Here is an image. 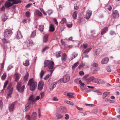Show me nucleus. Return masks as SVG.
Masks as SVG:
<instances>
[{
    "label": "nucleus",
    "instance_id": "nucleus-1",
    "mask_svg": "<svg viewBox=\"0 0 120 120\" xmlns=\"http://www.w3.org/2000/svg\"><path fill=\"white\" fill-rule=\"evenodd\" d=\"M28 100L29 102L25 105L24 110L26 112L27 111L30 109L31 105L33 104L35 101L34 97L32 95L29 97Z\"/></svg>",
    "mask_w": 120,
    "mask_h": 120
},
{
    "label": "nucleus",
    "instance_id": "nucleus-2",
    "mask_svg": "<svg viewBox=\"0 0 120 120\" xmlns=\"http://www.w3.org/2000/svg\"><path fill=\"white\" fill-rule=\"evenodd\" d=\"M28 85L30 86V88L31 91L34 90L37 87V82L34 81L33 78L30 79L28 83Z\"/></svg>",
    "mask_w": 120,
    "mask_h": 120
},
{
    "label": "nucleus",
    "instance_id": "nucleus-3",
    "mask_svg": "<svg viewBox=\"0 0 120 120\" xmlns=\"http://www.w3.org/2000/svg\"><path fill=\"white\" fill-rule=\"evenodd\" d=\"M45 67L48 66L49 69H51L50 71V74H52L53 71V66L54 64V63L52 61H50L47 60H45L44 62Z\"/></svg>",
    "mask_w": 120,
    "mask_h": 120
},
{
    "label": "nucleus",
    "instance_id": "nucleus-4",
    "mask_svg": "<svg viewBox=\"0 0 120 120\" xmlns=\"http://www.w3.org/2000/svg\"><path fill=\"white\" fill-rule=\"evenodd\" d=\"M34 43L31 40H27L25 43L24 45V48L27 49L29 48L31 46L34 45Z\"/></svg>",
    "mask_w": 120,
    "mask_h": 120
},
{
    "label": "nucleus",
    "instance_id": "nucleus-5",
    "mask_svg": "<svg viewBox=\"0 0 120 120\" xmlns=\"http://www.w3.org/2000/svg\"><path fill=\"white\" fill-rule=\"evenodd\" d=\"M21 83L20 82H19L18 83L16 86L17 90L18 92L21 93L23 92L25 86L24 85L22 86H21Z\"/></svg>",
    "mask_w": 120,
    "mask_h": 120
},
{
    "label": "nucleus",
    "instance_id": "nucleus-6",
    "mask_svg": "<svg viewBox=\"0 0 120 120\" xmlns=\"http://www.w3.org/2000/svg\"><path fill=\"white\" fill-rule=\"evenodd\" d=\"M7 98H10L11 97V95L13 91V88L12 86V85L10 84L8 86L7 88Z\"/></svg>",
    "mask_w": 120,
    "mask_h": 120
},
{
    "label": "nucleus",
    "instance_id": "nucleus-7",
    "mask_svg": "<svg viewBox=\"0 0 120 120\" xmlns=\"http://www.w3.org/2000/svg\"><path fill=\"white\" fill-rule=\"evenodd\" d=\"M12 34V32L11 30L6 29L4 31V37L7 38H9Z\"/></svg>",
    "mask_w": 120,
    "mask_h": 120
},
{
    "label": "nucleus",
    "instance_id": "nucleus-8",
    "mask_svg": "<svg viewBox=\"0 0 120 120\" xmlns=\"http://www.w3.org/2000/svg\"><path fill=\"white\" fill-rule=\"evenodd\" d=\"M70 77L68 75H66L64 76L62 79H61L60 80L62 81L63 83H65L68 82L70 80Z\"/></svg>",
    "mask_w": 120,
    "mask_h": 120
},
{
    "label": "nucleus",
    "instance_id": "nucleus-9",
    "mask_svg": "<svg viewBox=\"0 0 120 120\" xmlns=\"http://www.w3.org/2000/svg\"><path fill=\"white\" fill-rule=\"evenodd\" d=\"M15 105L14 103H12L10 104L8 107V110L10 112H13L14 109Z\"/></svg>",
    "mask_w": 120,
    "mask_h": 120
},
{
    "label": "nucleus",
    "instance_id": "nucleus-10",
    "mask_svg": "<svg viewBox=\"0 0 120 120\" xmlns=\"http://www.w3.org/2000/svg\"><path fill=\"white\" fill-rule=\"evenodd\" d=\"M59 110L61 113H65L67 112L66 108L63 106L60 107L59 109Z\"/></svg>",
    "mask_w": 120,
    "mask_h": 120
},
{
    "label": "nucleus",
    "instance_id": "nucleus-11",
    "mask_svg": "<svg viewBox=\"0 0 120 120\" xmlns=\"http://www.w3.org/2000/svg\"><path fill=\"white\" fill-rule=\"evenodd\" d=\"M92 11L91 10H88L86 12V18L87 19H89L90 17L92 14Z\"/></svg>",
    "mask_w": 120,
    "mask_h": 120
},
{
    "label": "nucleus",
    "instance_id": "nucleus-12",
    "mask_svg": "<svg viewBox=\"0 0 120 120\" xmlns=\"http://www.w3.org/2000/svg\"><path fill=\"white\" fill-rule=\"evenodd\" d=\"M93 82L100 84H103L104 83V81L103 80L98 79H94V80L93 81Z\"/></svg>",
    "mask_w": 120,
    "mask_h": 120
},
{
    "label": "nucleus",
    "instance_id": "nucleus-13",
    "mask_svg": "<svg viewBox=\"0 0 120 120\" xmlns=\"http://www.w3.org/2000/svg\"><path fill=\"white\" fill-rule=\"evenodd\" d=\"M13 5V3H11L10 2L8 1L5 2L4 4L5 8L6 9L9 8Z\"/></svg>",
    "mask_w": 120,
    "mask_h": 120
},
{
    "label": "nucleus",
    "instance_id": "nucleus-14",
    "mask_svg": "<svg viewBox=\"0 0 120 120\" xmlns=\"http://www.w3.org/2000/svg\"><path fill=\"white\" fill-rule=\"evenodd\" d=\"M113 16L115 18H118L119 16V13L118 11L117 10H115L113 13L112 14Z\"/></svg>",
    "mask_w": 120,
    "mask_h": 120
},
{
    "label": "nucleus",
    "instance_id": "nucleus-15",
    "mask_svg": "<svg viewBox=\"0 0 120 120\" xmlns=\"http://www.w3.org/2000/svg\"><path fill=\"white\" fill-rule=\"evenodd\" d=\"M109 60V59L108 57H105L102 59L101 63L102 64H107Z\"/></svg>",
    "mask_w": 120,
    "mask_h": 120
},
{
    "label": "nucleus",
    "instance_id": "nucleus-16",
    "mask_svg": "<svg viewBox=\"0 0 120 120\" xmlns=\"http://www.w3.org/2000/svg\"><path fill=\"white\" fill-rule=\"evenodd\" d=\"M16 37L18 39H19L22 38V36L21 34L20 31L18 30L16 36Z\"/></svg>",
    "mask_w": 120,
    "mask_h": 120
},
{
    "label": "nucleus",
    "instance_id": "nucleus-17",
    "mask_svg": "<svg viewBox=\"0 0 120 120\" xmlns=\"http://www.w3.org/2000/svg\"><path fill=\"white\" fill-rule=\"evenodd\" d=\"M108 29V28L107 27L103 28L101 30V35H103L105 33L107 32Z\"/></svg>",
    "mask_w": 120,
    "mask_h": 120
},
{
    "label": "nucleus",
    "instance_id": "nucleus-18",
    "mask_svg": "<svg viewBox=\"0 0 120 120\" xmlns=\"http://www.w3.org/2000/svg\"><path fill=\"white\" fill-rule=\"evenodd\" d=\"M15 81L18 82L20 77V75L19 73H17L15 74Z\"/></svg>",
    "mask_w": 120,
    "mask_h": 120
},
{
    "label": "nucleus",
    "instance_id": "nucleus-19",
    "mask_svg": "<svg viewBox=\"0 0 120 120\" xmlns=\"http://www.w3.org/2000/svg\"><path fill=\"white\" fill-rule=\"evenodd\" d=\"M37 114L35 112L32 113V116L31 119H32L35 120L37 118Z\"/></svg>",
    "mask_w": 120,
    "mask_h": 120
},
{
    "label": "nucleus",
    "instance_id": "nucleus-20",
    "mask_svg": "<svg viewBox=\"0 0 120 120\" xmlns=\"http://www.w3.org/2000/svg\"><path fill=\"white\" fill-rule=\"evenodd\" d=\"M43 86L42 83L41 82H39L38 85V89L40 90H41L43 89Z\"/></svg>",
    "mask_w": 120,
    "mask_h": 120
},
{
    "label": "nucleus",
    "instance_id": "nucleus-21",
    "mask_svg": "<svg viewBox=\"0 0 120 120\" xmlns=\"http://www.w3.org/2000/svg\"><path fill=\"white\" fill-rule=\"evenodd\" d=\"M110 92H105L103 93L102 95V98L104 99L109 94Z\"/></svg>",
    "mask_w": 120,
    "mask_h": 120
},
{
    "label": "nucleus",
    "instance_id": "nucleus-22",
    "mask_svg": "<svg viewBox=\"0 0 120 120\" xmlns=\"http://www.w3.org/2000/svg\"><path fill=\"white\" fill-rule=\"evenodd\" d=\"M56 83H53L49 87V89L51 90H53L56 86Z\"/></svg>",
    "mask_w": 120,
    "mask_h": 120
},
{
    "label": "nucleus",
    "instance_id": "nucleus-23",
    "mask_svg": "<svg viewBox=\"0 0 120 120\" xmlns=\"http://www.w3.org/2000/svg\"><path fill=\"white\" fill-rule=\"evenodd\" d=\"M56 115L57 118L58 119H61L63 117V115L59 113H56Z\"/></svg>",
    "mask_w": 120,
    "mask_h": 120
},
{
    "label": "nucleus",
    "instance_id": "nucleus-24",
    "mask_svg": "<svg viewBox=\"0 0 120 120\" xmlns=\"http://www.w3.org/2000/svg\"><path fill=\"white\" fill-rule=\"evenodd\" d=\"M48 40V35L47 34L45 35L44 37L43 42H46Z\"/></svg>",
    "mask_w": 120,
    "mask_h": 120
},
{
    "label": "nucleus",
    "instance_id": "nucleus-25",
    "mask_svg": "<svg viewBox=\"0 0 120 120\" xmlns=\"http://www.w3.org/2000/svg\"><path fill=\"white\" fill-rule=\"evenodd\" d=\"M91 49V48L90 47L86 49L83 52V54H87Z\"/></svg>",
    "mask_w": 120,
    "mask_h": 120
},
{
    "label": "nucleus",
    "instance_id": "nucleus-26",
    "mask_svg": "<svg viewBox=\"0 0 120 120\" xmlns=\"http://www.w3.org/2000/svg\"><path fill=\"white\" fill-rule=\"evenodd\" d=\"M74 94V93H68L67 94V95L69 98H72L74 97L72 96Z\"/></svg>",
    "mask_w": 120,
    "mask_h": 120
},
{
    "label": "nucleus",
    "instance_id": "nucleus-27",
    "mask_svg": "<svg viewBox=\"0 0 120 120\" xmlns=\"http://www.w3.org/2000/svg\"><path fill=\"white\" fill-rule=\"evenodd\" d=\"M67 56L65 53H64L63 55L62 56L61 60L62 61H65L67 58Z\"/></svg>",
    "mask_w": 120,
    "mask_h": 120
},
{
    "label": "nucleus",
    "instance_id": "nucleus-28",
    "mask_svg": "<svg viewBox=\"0 0 120 120\" xmlns=\"http://www.w3.org/2000/svg\"><path fill=\"white\" fill-rule=\"evenodd\" d=\"M29 76V75L28 73L27 72L26 74L24 76V80L25 82H26L27 81Z\"/></svg>",
    "mask_w": 120,
    "mask_h": 120
},
{
    "label": "nucleus",
    "instance_id": "nucleus-29",
    "mask_svg": "<svg viewBox=\"0 0 120 120\" xmlns=\"http://www.w3.org/2000/svg\"><path fill=\"white\" fill-rule=\"evenodd\" d=\"M77 12L75 11L73 13L72 15V17L74 19H76Z\"/></svg>",
    "mask_w": 120,
    "mask_h": 120
},
{
    "label": "nucleus",
    "instance_id": "nucleus-30",
    "mask_svg": "<svg viewBox=\"0 0 120 120\" xmlns=\"http://www.w3.org/2000/svg\"><path fill=\"white\" fill-rule=\"evenodd\" d=\"M61 53V51L56 53L55 54L56 58H58L61 56L60 55Z\"/></svg>",
    "mask_w": 120,
    "mask_h": 120
},
{
    "label": "nucleus",
    "instance_id": "nucleus-31",
    "mask_svg": "<svg viewBox=\"0 0 120 120\" xmlns=\"http://www.w3.org/2000/svg\"><path fill=\"white\" fill-rule=\"evenodd\" d=\"M94 77H90L87 79V82H89L92 81L93 82V81L94 80Z\"/></svg>",
    "mask_w": 120,
    "mask_h": 120
},
{
    "label": "nucleus",
    "instance_id": "nucleus-32",
    "mask_svg": "<svg viewBox=\"0 0 120 120\" xmlns=\"http://www.w3.org/2000/svg\"><path fill=\"white\" fill-rule=\"evenodd\" d=\"M35 13L36 15L39 16H41L42 15L40 11L38 10H36Z\"/></svg>",
    "mask_w": 120,
    "mask_h": 120
},
{
    "label": "nucleus",
    "instance_id": "nucleus-33",
    "mask_svg": "<svg viewBox=\"0 0 120 120\" xmlns=\"http://www.w3.org/2000/svg\"><path fill=\"white\" fill-rule=\"evenodd\" d=\"M44 29V28L43 26L42 25H40L39 26V28H38V30L41 31V33L43 32Z\"/></svg>",
    "mask_w": 120,
    "mask_h": 120
},
{
    "label": "nucleus",
    "instance_id": "nucleus-34",
    "mask_svg": "<svg viewBox=\"0 0 120 120\" xmlns=\"http://www.w3.org/2000/svg\"><path fill=\"white\" fill-rule=\"evenodd\" d=\"M29 64V61L28 60H26L25 63L23 62V65L26 66H28Z\"/></svg>",
    "mask_w": 120,
    "mask_h": 120
},
{
    "label": "nucleus",
    "instance_id": "nucleus-35",
    "mask_svg": "<svg viewBox=\"0 0 120 120\" xmlns=\"http://www.w3.org/2000/svg\"><path fill=\"white\" fill-rule=\"evenodd\" d=\"M36 34V32L35 30L33 31L30 37L31 38H34Z\"/></svg>",
    "mask_w": 120,
    "mask_h": 120
},
{
    "label": "nucleus",
    "instance_id": "nucleus-36",
    "mask_svg": "<svg viewBox=\"0 0 120 120\" xmlns=\"http://www.w3.org/2000/svg\"><path fill=\"white\" fill-rule=\"evenodd\" d=\"M79 64V62H78L75 63L72 67V68L73 69H74Z\"/></svg>",
    "mask_w": 120,
    "mask_h": 120
},
{
    "label": "nucleus",
    "instance_id": "nucleus-37",
    "mask_svg": "<svg viewBox=\"0 0 120 120\" xmlns=\"http://www.w3.org/2000/svg\"><path fill=\"white\" fill-rule=\"evenodd\" d=\"M54 28L52 24H51L49 27V31L50 32H53L54 31Z\"/></svg>",
    "mask_w": 120,
    "mask_h": 120
},
{
    "label": "nucleus",
    "instance_id": "nucleus-38",
    "mask_svg": "<svg viewBox=\"0 0 120 120\" xmlns=\"http://www.w3.org/2000/svg\"><path fill=\"white\" fill-rule=\"evenodd\" d=\"M6 77V74L5 73H4L1 77V79L3 80H4Z\"/></svg>",
    "mask_w": 120,
    "mask_h": 120
},
{
    "label": "nucleus",
    "instance_id": "nucleus-39",
    "mask_svg": "<svg viewBox=\"0 0 120 120\" xmlns=\"http://www.w3.org/2000/svg\"><path fill=\"white\" fill-rule=\"evenodd\" d=\"M101 51V49H98L96 50L95 51L96 54L97 55H98Z\"/></svg>",
    "mask_w": 120,
    "mask_h": 120
},
{
    "label": "nucleus",
    "instance_id": "nucleus-40",
    "mask_svg": "<svg viewBox=\"0 0 120 120\" xmlns=\"http://www.w3.org/2000/svg\"><path fill=\"white\" fill-rule=\"evenodd\" d=\"M8 81L7 80V81H6L4 82V86H3L4 89H3L2 90V91H3V90H4V89L5 88V87H6L7 85V84L8 83Z\"/></svg>",
    "mask_w": 120,
    "mask_h": 120
},
{
    "label": "nucleus",
    "instance_id": "nucleus-41",
    "mask_svg": "<svg viewBox=\"0 0 120 120\" xmlns=\"http://www.w3.org/2000/svg\"><path fill=\"white\" fill-rule=\"evenodd\" d=\"M81 47L82 49H85L87 47V45L86 44H83L81 45Z\"/></svg>",
    "mask_w": 120,
    "mask_h": 120
},
{
    "label": "nucleus",
    "instance_id": "nucleus-42",
    "mask_svg": "<svg viewBox=\"0 0 120 120\" xmlns=\"http://www.w3.org/2000/svg\"><path fill=\"white\" fill-rule=\"evenodd\" d=\"M49 48V46H46L42 50V52H44L45 51L47 50Z\"/></svg>",
    "mask_w": 120,
    "mask_h": 120
},
{
    "label": "nucleus",
    "instance_id": "nucleus-43",
    "mask_svg": "<svg viewBox=\"0 0 120 120\" xmlns=\"http://www.w3.org/2000/svg\"><path fill=\"white\" fill-rule=\"evenodd\" d=\"M21 2L20 0H15L13 2V4H17Z\"/></svg>",
    "mask_w": 120,
    "mask_h": 120
},
{
    "label": "nucleus",
    "instance_id": "nucleus-44",
    "mask_svg": "<svg viewBox=\"0 0 120 120\" xmlns=\"http://www.w3.org/2000/svg\"><path fill=\"white\" fill-rule=\"evenodd\" d=\"M30 13L29 11L26 12L25 13L26 16L28 18L30 17Z\"/></svg>",
    "mask_w": 120,
    "mask_h": 120
},
{
    "label": "nucleus",
    "instance_id": "nucleus-45",
    "mask_svg": "<svg viewBox=\"0 0 120 120\" xmlns=\"http://www.w3.org/2000/svg\"><path fill=\"white\" fill-rule=\"evenodd\" d=\"M105 102H109L110 103H112V101L108 98H106L105 99Z\"/></svg>",
    "mask_w": 120,
    "mask_h": 120
},
{
    "label": "nucleus",
    "instance_id": "nucleus-46",
    "mask_svg": "<svg viewBox=\"0 0 120 120\" xmlns=\"http://www.w3.org/2000/svg\"><path fill=\"white\" fill-rule=\"evenodd\" d=\"M44 72L43 70H41V72H40V77L41 78H42L44 74Z\"/></svg>",
    "mask_w": 120,
    "mask_h": 120
},
{
    "label": "nucleus",
    "instance_id": "nucleus-47",
    "mask_svg": "<svg viewBox=\"0 0 120 120\" xmlns=\"http://www.w3.org/2000/svg\"><path fill=\"white\" fill-rule=\"evenodd\" d=\"M41 99H42L45 96V93L44 92H41L40 94Z\"/></svg>",
    "mask_w": 120,
    "mask_h": 120
},
{
    "label": "nucleus",
    "instance_id": "nucleus-48",
    "mask_svg": "<svg viewBox=\"0 0 120 120\" xmlns=\"http://www.w3.org/2000/svg\"><path fill=\"white\" fill-rule=\"evenodd\" d=\"M66 103L67 104H69L72 105H74V104L73 103L71 102V101H67Z\"/></svg>",
    "mask_w": 120,
    "mask_h": 120
},
{
    "label": "nucleus",
    "instance_id": "nucleus-49",
    "mask_svg": "<svg viewBox=\"0 0 120 120\" xmlns=\"http://www.w3.org/2000/svg\"><path fill=\"white\" fill-rule=\"evenodd\" d=\"M106 70L108 72H110L111 71V69L109 67H107L106 68Z\"/></svg>",
    "mask_w": 120,
    "mask_h": 120
},
{
    "label": "nucleus",
    "instance_id": "nucleus-50",
    "mask_svg": "<svg viewBox=\"0 0 120 120\" xmlns=\"http://www.w3.org/2000/svg\"><path fill=\"white\" fill-rule=\"evenodd\" d=\"M98 66V64L96 63H94L92 64V66L93 67H95L97 68Z\"/></svg>",
    "mask_w": 120,
    "mask_h": 120
},
{
    "label": "nucleus",
    "instance_id": "nucleus-51",
    "mask_svg": "<svg viewBox=\"0 0 120 120\" xmlns=\"http://www.w3.org/2000/svg\"><path fill=\"white\" fill-rule=\"evenodd\" d=\"M66 20V19L65 18H63L62 19L61 21L60 22V23L62 24L64 23L65 22Z\"/></svg>",
    "mask_w": 120,
    "mask_h": 120
},
{
    "label": "nucleus",
    "instance_id": "nucleus-52",
    "mask_svg": "<svg viewBox=\"0 0 120 120\" xmlns=\"http://www.w3.org/2000/svg\"><path fill=\"white\" fill-rule=\"evenodd\" d=\"M106 7H107V9L109 11H110L112 9L111 6L109 5H108L106 6Z\"/></svg>",
    "mask_w": 120,
    "mask_h": 120
},
{
    "label": "nucleus",
    "instance_id": "nucleus-53",
    "mask_svg": "<svg viewBox=\"0 0 120 120\" xmlns=\"http://www.w3.org/2000/svg\"><path fill=\"white\" fill-rule=\"evenodd\" d=\"M25 118L27 120H31L30 116L28 115H27L26 116Z\"/></svg>",
    "mask_w": 120,
    "mask_h": 120
},
{
    "label": "nucleus",
    "instance_id": "nucleus-54",
    "mask_svg": "<svg viewBox=\"0 0 120 120\" xmlns=\"http://www.w3.org/2000/svg\"><path fill=\"white\" fill-rule=\"evenodd\" d=\"M52 12H53L52 10H49L48 11L47 13L49 15H50L52 13Z\"/></svg>",
    "mask_w": 120,
    "mask_h": 120
},
{
    "label": "nucleus",
    "instance_id": "nucleus-55",
    "mask_svg": "<svg viewBox=\"0 0 120 120\" xmlns=\"http://www.w3.org/2000/svg\"><path fill=\"white\" fill-rule=\"evenodd\" d=\"M13 67V66L12 65H10L8 67L7 70L9 71Z\"/></svg>",
    "mask_w": 120,
    "mask_h": 120
},
{
    "label": "nucleus",
    "instance_id": "nucleus-56",
    "mask_svg": "<svg viewBox=\"0 0 120 120\" xmlns=\"http://www.w3.org/2000/svg\"><path fill=\"white\" fill-rule=\"evenodd\" d=\"M3 41L4 43H7L9 42V40H7L5 38H4L3 40Z\"/></svg>",
    "mask_w": 120,
    "mask_h": 120
},
{
    "label": "nucleus",
    "instance_id": "nucleus-57",
    "mask_svg": "<svg viewBox=\"0 0 120 120\" xmlns=\"http://www.w3.org/2000/svg\"><path fill=\"white\" fill-rule=\"evenodd\" d=\"M5 7L4 6H3L0 9L1 11H5Z\"/></svg>",
    "mask_w": 120,
    "mask_h": 120
},
{
    "label": "nucleus",
    "instance_id": "nucleus-58",
    "mask_svg": "<svg viewBox=\"0 0 120 120\" xmlns=\"http://www.w3.org/2000/svg\"><path fill=\"white\" fill-rule=\"evenodd\" d=\"M52 100L54 101H57L58 99L56 97H54L52 98Z\"/></svg>",
    "mask_w": 120,
    "mask_h": 120
},
{
    "label": "nucleus",
    "instance_id": "nucleus-59",
    "mask_svg": "<svg viewBox=\"0 0 120 120\" xmlns=\"http://www.w3.org/2000/svg\"><path fill=\"white\" fill-rule=\"evenodd\" d=\"M76 108L78 109V110H79L80 111H82L83 110V109L82 108H80L79 107H78L76 105H75V106Z\"/></svg>",
    "mask_w": 120,
    "mask_h": 120
},
{
    "label": "nucleus",
    "instance_id": "nucleus-60",
    "mask_svg": "<svg viewBox=\"0 0 120 120\" xmlns=\"http://www.w3.org/2000/svg\"><path fill=\"white\" fill-rule=\"evenodd\" d=\"M65 119L66 120H68L69 118V116L68 114H66L65 115Z\"/></svg>",
    "mask_w": 120,
    "mask_h": 120
},
{
    "label": "nucleus",
    "instance_id": "nucleus-61",
    "mask_svg": "<svg viewBox=\"0 0 120 120\" xmlns=\"http://www.w3.org/2000/svg\"><path fill=\"white\" fill-rule=\"evenodd\" d=\"M49 75H47L44 78V79L46 80L48 79L49 78Z\"/></svg>",
    "mask_w": 120,
    "mask_h": 120
},
{
    "label": "nucleus",
    "instance_id": "nucleus-62",
    "mask_svg": "<svg viewBox=\"0 0 120 120\" xmlns=\"http://www.w3.org/2000/svg\"><path fill=\"white\" fill-rule=\"evenodd\" d=\"M53 20L54 22H55V24L56 25H58V23L56 19L55 18H54L53 19Z\"/></svg>",
    "mask_w": 120,
    "mask_h": 120
},
{
    "label": "nucleus",
    "instance_id": "nucleus-63",
    "mask_svg": "<svg viewBox=\"0 0 120 120\" xmlns=\"http://www.w3.org/2000/svg\"><path fill=\"white\" fill-rule=\"evenodd\" d=\"M32 5V4L31 3L29 4L26 5V7L27 8H29Z\"/></svg>",
    "mask_w": 120,
    "mask_h": 120
},
{
    "label": "nucleus",
    "instance_id": "nucleus-64",
    "mask_svg": "<svg viewBox=\"0 0 120 120\" xmlns=\"http://www.w3.org/2000/svg\"><path fill=\"white\" fill-rule=\"evenodd\" d=\"M66 25L67 27L69 28H71L72 26V24L71 23L70 24H66Z\"/></svg>",
    "mask_w": 120,
    "mask_h": 120
}]
</instances>
